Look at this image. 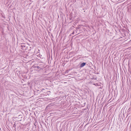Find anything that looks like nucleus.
Returning a JSON list of instances; mask_svg holds the SVG:
<instances>
[{
  "instance_id": "obj_1",
  "label": "nucleus",
  "mask_w": 131,
  "mask_h": 131,
  "mask_svg": "<svg viewBox=\"0 0 131 131\" xmlns=\"http://www.w3.org/2000/svg\"><path fill=\"white\" fill-rule=\"evenodd\" d=\"M85 64H86V63H85L83 62V63H82L81 64L80 67H83V66H85Z\"/></svg>"
}]
</instances>
